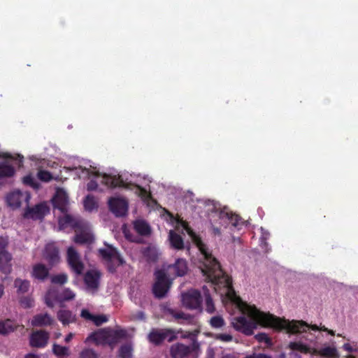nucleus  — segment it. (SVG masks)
Here are the masks:
<instances>
[{"instance_id": "nucleus-1", "label": "nucleus", "mask_w": 358, "mask_h": 358, "mask_svg": "<svg viewBox=\"0 0 358 358\" xmlns=\"http://www.w3.org/2000/svg\"><path fill=\"white\" fill-rule=\"evenodd\" d=\"M195 243L203 256V262L200 266L203 275L210 286L221 295H225L234 303L243 315L235 317L231 322L234 329L245 336H251L257 325L271 327L277 330L285 329L291 334L306 332L307 329L327 331L331 336L335 331L325 326L309 325L303 320L292 322L281 320L275 315L260 311L255 306H250L238 296L233 287L232 279L221 268L220 262L208 251V248L200 238H195Z\"/></svg>"}, {"instance_id": "nucleus-2", "label": "nucleus", "mask_w": 358, "mask_h": 358, "mask_svg": "<svg viewBox=\"0 0 358 358\" xmlns=\"http://www.w3.org/2000/svg\"><path fill=\"white\" fill-rule=\"evenodd\" d=\"M127 336V332L125 329H109L99 333L93 332L87 337V341H93L98 343L101 340L110 347H113L120 339L125 338Z\"/></svg>"}, {"instance_id": "nucleus-3", "label": "nucleus", "mask_w": 358, "mask_h": 358, "mask_svg": "<svg viewBox=\"0 0 358 358\" xmlns=\"http://www.w3.org/2000/svg\"><path fill=\"white\" fill-rule=\"evenodd\" d=\"M99 253L101 258L106 262L108 270L110 273L115 272L117 267L124 264L122 257L112 246L108 245L107 248L99 249Z\"/></svg>"}, {"instance_id": "nucleus-4", "label": "nucleus", "mask_w": 358, "mask_h": 358, "mask_svg": "<svg viewBox=\"0 0 358 358\" xmlns=\"http://www.w3.org/2000/svg\"><path fill=\"white\" fill-rule=\"evenodd\" d=\"M176 338V331L170 328H153L148 335V340L149 342L155 346L162 345L166 340L170 343Z\"/></svg>"}, {"instance_id": "nucleus-5", "label": "nucleus", "mask_w": 358, "mask_h": 358, "mask_svg": "<svg viewBox=\"0 0 358 358\" xmlns=\"http://www.w3.org/2000/svg\"><path fill=\"white\" fill-rule=\"evenodd\" d=\"M155 282L153 285L152 292L156 298H164L171 286V281L164 270H157L155 273Z\"/></svg>"}, {"instance_id": "nucleus-6", "label": "nucleus", "mask_w": 358, "mask_h": 358, "mask_svg": "<svg viewBox=\"0 0 358 358\" xmlns=\"http://www.w3.org/2000/svg\"><path fill=\"white\" fill-rule=\"evenodd\" d=\"M66 259L71 270L77 275H81L85 269V265L77 250L72 246L67 249Z\"/></svg>"}, {"instance_id": "nucleus-7", "label": "nucleus", "mask_w": 358, "mask_h": 358, "mask_svg": "<svg viewBox=\"0 0 358 358\" xmlns=\"http://www.w3.org/2000/svg\"><path fill=\"white\" fill-rule=\"evenodd\" d=\"M75 294L69 288H66L63 290L60 295H58L57 292L54 289H50L47 292L45 296V303L50 307L54 306V301H66L72 300L75 298Z\"/></svg>"}, {"instance_id": "nucleus-8", "label": "nucleus", "mask_w": 358, "mask_h": 358, "mask_svg": "<svg viewBox=\"0 0 358 358\" xmlns=\"http://www.w3.org/2000/svg\"><path fill=\"white\" fill-rule=\"evenodd\" d=\"M31 196L28 192L15 190L6 196V202L13 209L20 208L23 203L28 205Z\"/></svg>"}, {"instance_id": "nucleus-9", "label": "nucleus", "mask_w": 358, "mask_h": 358, "mask_svg": "<svg viewBox=\"0 0 358 358\" xmlns=\"http://www.w3.org/2000/svg\"><path fill=\"white\" fill-rule=\"evenodd\" d=\"M183 305L191 310L199 309L201 307V292L196 289H192L182 295Z\"/></svg>"}, {"instance_id": "nucleus-10", "label": "nucleus", "mask_w": 358, "mask_h": 358, "mask_svg": "<svg viewBox=\"0 0 358 358\" xmlns=\"http://www.w3.org/2000/svg\"><path fill=\"white\" fill-rule=\"evenodd\" d=\"M215 216L217 217L220 225H225L227 222L234 227H238L243 224L242 218L232 212L226 211L225 209L215 212Z\"/></svg>"}, {"instance_id": "nucleus-11", "label": "nucleus", "mask_w": 358, "mask_h": 358, "mask_svg": "<svg viewBox=\"0 0 358 358\" xmlns=\"http://www.w3.org/2000/svg\"><path fill=\"white\" fill-rule=\"evenodd\" d=\"M101 273L96 269L87 271L84 275V282L87 290L92 293L98 291L100 285Z\"/></svg>"}, {"instance_id": "nucleus-12", "label": "nucleus", "mask_w": 358, "mask_h": 358, "mask_svg": "<svg viewBox=\"0 0 358 358\" xmlns=\"http://www.w3.org/2000/svg\"><path fill=\"white\" fill-rule=\"evenodd\" d=\"M50 208L45 203H40L32 208L27 207L24 211V217L32 220H42L49 213Z\"/></svg>"}, {"instance_id": "nucleus-13", "label": "nucleus", "mask_w": 358, "mask_h": 358, "mask_svg": "<svg viewBox=\"0 0 358 358\" xmlns=\"http://www.w3.org/2000/svg\"><path fill=\"white\" fill-rule=\"evenodd\" d=\"M108 207L116 217H122L127 214L128 203L124 199L111 197L108 200Z\"/></svg>"}, {"instance_id": "nucleus-14", "label": "nucleus", "mask_w": 358, "mask_h": 358, "mask_svg": "<svg viewBox=\"0 0 358 358\" xmlns=\"http://www.w3.org/2000/svg\"><path fill=\"white\" fill-rule=\"evenodd\" d=\"M59 224L62 228L71 227L76 232L80 229L86 228V223L81 219L74 217L71 215L66 214L63 217L59 218Z\"/></svg>"}, {"instance_id": "nucleus-15", "label": "nucleus", "mask_w": 358, "mask_h": 358, "mask_svg": "<svg viewBox=\"0 0 358 358\" xmlns=\"http://www.w3.org/2000/svg\"><path fill=\"white\" fill-rule=\"evenodd\" d=\"M49 337V333L45 330L34 331L30 336V345L38 348H44L48 344Z\"/></svg>"}, {"instance_id": "nucleus-16", "label": "nucleus", "mask_w": 358, "mask_h": 358, "mask_svg": "<svg viewBox=\"0 0 358 358\" xmlns=\"http://www.w3.org/2000/svg\"><path fill=\"white\" fill-rule=\"evenodd\" d=\"M69 197L62 189H58L52 199V205L62 213L68 211Z\"/></svg>"}, {"instance_id": "nucleus-17", "label": "nucleus", "mask_w": 358, "mask_h": 358, "mask_svg": "<svg viewBox=\"0 0 358 358\" xmlns=\"http://www.w3.org/2000/svg\"><path fill=\"white\" fill-rule=\"evenodd\" d=\"M43 257L50 266H53L56 265L60 260L58 248L54 243L47 244L45 248Z\"/></svg>"}, {"instance_id": "nucleus-18", "label": "nucleus", "mask_w": 358, "mask_h": 358, "mask_svg": "<svg viewBox=\"0 0 358 358\" xmlns=\"http://www.w3.org/2000/svg\"><path fill=\"white\" fill-rule=\"evenodd\" d=\"M168 271L176 277L184 276L188 271L187 262L183 258H178L174 264L169 265Z\"/></svg>"}, {"instance_id": "nucleus-19", "label": "nucleus", "mask_w": 358, "mask_h": 358, "mask_svg": "<svg viewBox=\"0 0 358 358\" xmlns=\"http://www.w3.org/2000/svg\"><path fill=\"white\" fill-rule=\"evenodd\" d=\"M170 352L173 358H185L191 352V348L189 345L178 343L171 347Z\"/></svg>"}, {"instance_id": "nucleus-20", "label": "nucleus", "mask_w": 358, "mask_h": 358, "mask_svg": "<svg viewBox=\"0 0 358 358\" xmlns=\"http://www.w3.org/2000/svg\"><path fill=\"white\" fill-rule=\"evenodd\" d=\"M12 255L8 251H0V269L5 273L8 274L12 270Z\"/></svg>"}, {"instance_id": "nucleus-21", "label": "nucleus", "mask_w": 358, "mask_h": 358, "mask_svg": "<svg viewBox=\"0 0 358 358\" xmlns=\"http://www.w3.org/2000/svg\"><path fill=\"white\" fill-rule=\"evenodd\" d=\"M53 322V318L47 313L37 314L31 320V324L34 327L50 326Z\"/></svg>"}, {"instance_id": "nucleus-22", "label": "nucleus", "mask_w": 358, "mask_h": 358, "mask_svg": "<svg viewBox=\"0 0 358 358\" xmlns=\"http://www.w3.org/2000/svg\"><path fill=\"white\" fill-rule=\"evenodd\" d=\"M50 274L49 268L43 264H36L33 266L31 276L40 281L46 280Z\"/></svg>"}, {"instance_id": "nucleus-23", "label": "nucleus", "mask_w": 358, "mask_h": 358, "mask_svg": "<svg viewBox=\"0 0 358 358\" xmlns=\"http://www.w3.org/2000/svg\"><path fill=\"white\" fill-rule=\"evenodd\" d=\"M76 233V236L73 238L75 243L79 244H91L94 242L93 235L89 231L86 230L85 228L80 229Z\"/></svg>"}, {"instance_id": "nucleus-24", "label": "nucleus", "mask_w": 358, "mask_h": 358, "mask_svg": "<svg viewBox=\"0 0 358 358\" xmlns=\"http://www.w3.org/2000/svg\"><path fill=\"white\" fill-rule=\"evenodd\" d=\"M101 182L110 188L122 187L124 185V182L120 176H110L107 174L103 175Z\"/></svg>"}, {"instance_id": "nucleus-25", "label": "nucleus", "mask_w": 358, "mask_h": 358, "mask_svg": "<svg viewBox=\"0 0 358 358\" xmlns=\"http://www.w3.org/2000/svg\"><path fill=\"white\" fill-rule=\"evenodd\" d=\"M57 319L64 326L76 322V316L69 310H59L57 314Z\"/></svg>"}, {"instance_id": "nucleus-26", "label": "nucleus", "mask_w": 358, "mask_h": 358, "mask_svg": "<svg viewBox=\"0 0 358 358\" xmlns=\"http://www.w3.org/2000/svg\"><path fill=\"white\" fill-rule=\"evenodd\" d=\"M15 169L8 161L0 162V180L10 178L15 176Z\"/></svg>"}, {"instance_id": "nucleus-27", "label": "nucleus", "mask_w": 358, "mask_h": 358, "mask_svg": "<svg viewBox=\"0 0 358 358\" xmlns=\"http://www.w3.org/2000/svg\"><path fill=\"white\" fill-rule=\"evenodd\" d=\"M141 253L148 262H155L158 259V252L154 246L148 245L142 248Z\"/></svg>"}, {"instance_id": "nucleus-28", "label": "nucleus", "mask_w": 358, "mask_h": 358, "mask_svg": "<svg viewBox=\"0 0 358 358\" xmlns=\"http://www.w3.org/2000/svg\"><path fill=\"white\" fill-rule=\"evenodd\" d=\"M134 229L141 236H148L151 234L150 225L143 220H137L134 222Z\"/></svg>"}, {"instance_id": "nucleus-29", "label": "nucleus", "mask_w": 358, "mask_h": 358, "mask_svg": "<svg viewBox=\"0 0 358 358\" xmlns=\"http://www.w3.org/2000/svg\"><path fill=\"white\" fill-rule=\"evenodd\" d=\"M202 289L205 297L206 311L209 314H213L215 312V307L210 296L209 289L206 285L203 286Z\"/></svg>"}, {"instance_id": "nucleus-30", "label": "nucleus", "mask_w": 358, "mask_h": 358, "mask_svg": "<svg viewBox=\"0 0 358 358\" xmlns=\"http://www.w3.org/2000/svg\"><path fill=\"white\" fill-rule=\"evenodd\" d=\"M169 240L171 245L176 250L184 248V241L182 236L176 232L171 230L169 232Z\"/></svg>"}, {"instance_id": "nucleus-31", "label": "nucleus", "mask_w": 358, "mask_h": 358, "mask_svg": "<svg viewBox=\"0 0 358 358\" xmlns=\"http://www.w3.org/2000/svg\"><path fill=\"white\" fill-rule=\"evenodd\" d=\"M17 324L11 320L0 321V334H8L15 331L17 328Z\"/></svg>"}, {"instance_id": "nucleus-32", "label": "nucleus", "mask_w": 358, "mask_h": 358, "mask_svg": "<svg viewBox=\"0 0 358 358\" xmlns=\"http://www.w3.org/2000/svg\"><path fill=\"white\" fill-rule=\"evenodd\" d=\"M14 287L17 289V294H24L29 291L30 282L27 280L16 278L14 281Z\"/></svg>"}, {"instance_id": "nucleus-33", "label": "nucleus", "mask_w": 358, "mask_h": 358, "mask_svg": "<svg viewBox=\"0 0 358 358\" xmlns=\"http://www.w3.org/2000/svg\"><path fill=\"white\" fill-rule=\"evenodd\" d=\"M166 313L171 315L176 320H183L187 321V323H191L194 320V317L192 315L185 314L182 311L177 312L171 308H168L166 310Z\"/></svg>"}, {"instance_id": "nucleus-34", "label": "nucleus", "mask_w": 358, "mask_h": 358, "mask_svg": "<svg viewBox=\"0 0 358 358\" xmlns=\"http://www.w3.org/2000/svg\"><path fill=\"white\" fill-rule=\"evenodd\" d=\"M318 355L327 357V358H337L338 357V355L337 352V350L334 347H324L318 350Z\"/></svg>"}, {"instance_id": "nucleus-35", "label": "nucleus", "mask_w": 358, "mask_h": 358, "mask_svg": "<svg viewBox=\"0 0 358 358\" xmlns=\"http://www.w3.org/2000/svg\"><path fill=\"white\" fill-rule=\"evenodd\" d=\"M133 348L131 343H125L120 346L118 350L120 358H132Z\"/></svg>"}, {"instance_id": "nucleus-36", "label": "nucleus", "mask_w": 358, "mask_h": 358, "mask_svg": "<svg viewBox=\"0 0 358 358\" xmlns=\"http://www.w3.org/2000/svg\"><path fill=\"white\" fill-rule=\"evenodd\" d=\"M222 358H239V355L236 352L228 353L224 355ZM244 358H272V357L264 353H253L252 355H248Z\"/></svg>"}, {"instance_id": "nucleus-37", "label": "nucleus", "mask_w": 358, "mask_h": 358, "mask_svg": "<svg viewBox=\"0 0 358 358\" xmlns=\"http://www.w3.org/2000/svg\"><path fill=\"white\" fill-rule=\"evenodd\" d=\"M84 206L88 210H92L98 207L97 202L93 195L88 194L84 200Z\"/></svg>"}, {"instance_id": "nucleus-38", "label": "nucleus", "mask_w": 358, "mask_h": 358, "mask_svg": "<svg viewBox=\"0 0 358 358\" xmlns=\"http://www.w3.org/2000/svg\"><path fill=\"white\" fill-rule=\"evenodd\" d=\"M289 348L293 350L299 351L302 353H309L310 352V348L299 342H292L289 343Z\"/></svg>"}, {"instance_id": "nucleus-39", "label": "nucleus", "mask_w": 358, "mask_h": 358, "mask_svg": "<svg viewBox=\"0 0 358 358\" xmlns=\"http://www.w3.org/2000/svg\"><path fill=\"white\" fill-rule=\"evenodd\" d=\"M209 324L212 328L219 329L225 325V321L222 316L217 315L210 318Z\"/></svg>"}, {"instance_id": "nucleus-40", "label": "nucleus", "mask_w": 358, "mask_h": 358, "mask_svg": "<svg viewBox=\"0 0 358 358\" xmlns=\"http://www.w3.org/2000/svg\"><path fill=\"white\" fill-rule=\"evenodd\" d=\"M52 352L57 356H66L69 355V348L58 344H53Z\"/></svg>"}, {"instance_id": "nucleus-41", "label": "nucleus", "mask_w": 358, "mask_h": 358, "mask_svg": "<svg viewBox=\"0 0 358 358\" xmlns=\"http://www.w3.org/2000/svg\"><path fill=\"white\" fill-rule=\"evenodd\" d=\"M68 276L65 273L55 275L51 277V282L53 284L64 285L67 282Z\"/></svg>"}, {"instance_id": "nucleus-42", "label": "nucleus", "mask_w": 358, "mask_h": 358, "mask_svg": "<svg viewBox=\"0 0 358 358\" xmlns=\"http://www.w3.org/2000/svg\"><path fill=\"white\" fill-rule=\"evenodd\" d=\"M80 358H98V354L92 349L85 348L80 354Z\"/></svg>"}, {"instance_id": "nucleus-43", "label": "nucleus", "mask_w": 358, "mask_h": 358, "mask_svg": "<svg viewBox=\"0 0 358 358\" xmlns=\"http://www.w3.org/2000/svg\"><path fill=\"white\" fill-rule=\"evenodd\" d=\"M255 339L259 343H265L267 345H271V339L265 333H259L255 336Z\"/></svg>"}, {"instance_id": "nucleus-44", "label": "nucleus", "mask_w": 358, "mask_h": 358, "mask_svg": "<svg viewBox=\"0 0 358 358\" xmlns=\"http://www.w3.org/2000/svg\"><path fill=\"white\" fill-rule=\"evenodd\" d=\"M108 320V317L104 315H94L92 322H93L96 326L99 327L103 323L106 322Z\"/></svg>"}, {"instance_id": "nucleus-45", "label": "nucleus", "mask_w": 358, "mask_h": 358, "mask_svg": "<svg viewBox=\"0 0 358 358\" xmlns=\"http://www.w3.org/2000/svg\"><path fill=\"white\" fill-rule=\"evenodd\" d=\"M38 178L43 182H49L52 178L51 173L45 170L39 171L38 173Z\"/></svg>"}, {"instance_id": "nucleus-46", "label": "nucleus", "mask_w": 358, "mask_h": 358, "mask_svg": "<svg viewBox=\"0 0 358 358\" xmlns=\"http://www.w3.org/2000/svg\"><path fill=\"white\" fill-rule=\"evenodd\" d=\"M3 157L5 159H10L15 161H17V164L18 167H21L23 165V157L20 155H17L15 157H13L10 154L6 153L3 155Z\"/></svg>"}, {"instance_id": "nucleus-47", "label": "nucleus", "mask_w": 358, "mask_h": 358, "mask_svg": "<svg viewBox=\"0 0 358 358\" xmlns=\"http://www.w3.org/2000/svg\"><path fill=\"white\" fill-rule=\"evenodd\" d=\"M215 338L222 342L229 343L232 341L233 336L228 334H217L215 335Z\"/></svg>"}, {"instance_id": "nucleus-48", "label": "nucleus", "mask_w": 358, "mask_h": 358, "mask_svg": "<svg viewBox=\"0 0 358 358\" xmlns=\"http://www.w3.org/2000/svg\"><path fill=\"white\" fill-rule=\"evenodd\" d=\"M20 304L24 308H31L33 306L34 301L29 297H23L20 299Z\"/></svg>"}, {"instance_id": "nucleus-49", "label": "nucleus", "mask_w": 358, "mask_h": 358, "mask_svg": "<svg viewBox=\"0 0 358 358\" xmlns=\"http://www.w3.org/2000/svg\"><path fill=\"white\" fill-rule=\"evenodd\" d=\"M93 315L87 309H83L80 313L81 317L84 318L85 320L92 321L93 318Z\"/></svg>"}, {"instance_id": "nucleus-50", "label": "nucleus", "mask_w": 358, "mask_h": 358, "mask_svg": "<svg viewBox=\"0 0 358 358\" xmlns=\"http://www.w3.org/2000/svg\"><path fill=\"white\" fill-rule=\"evenodd\" d=\"M98 187V184L96 181L94 180H91L87 185V189L88 191H94L96 190Z\"/></svg>"}, {"instance_id": "nucleus-51", "label": "nucleus", "mask_w": 358, "mask_h": 358, "mask_svg": "<svg viewBox=\"0 0 358 358\" xmlns=\"http://www.w3.org/2000/svg\"><path fill=\"white\" fill-rule=\"evenodd\" d=\"M180 332L183 333L182 330H180V331H178L176 332V334L180 333ZM196 333H198V331H196L195 333L191 332V331H185L184 334H182L181 335V337L183 338H189V337H190L192 336H196Z\"/></svg>"}, {"instance_id": "nucleus-52", "label": "nucleus", "mask_w": 358, "mask_h": 358, "mask_svg": "<svg viewBox=\"0 0 358 358\" xmlns=\"http://www.w3.org/2000/svg\"><path fill=\"white\" fill-rule=\"evenodd\" d=\"M212 229L213 234L215 236H220L221 234L220 228L216 226V223L212 222Z\"/></svg>"}, {"instance_id": "nucleus-53", "label": "nucleus", "mask_w": 358, "mask_h": 358, "mask_svg": "<svg viewBox=\"0 0 358 358\" xmlns=\"http://www.w3.org/2000/svg\"><path fill=\"white\" fill-rule=\"evenodd\" d=\"M23 182L26 185L32 186L34 185V179L31 176H27L24 177Z\"/></svg>"}, {"instance_id": "nucleus-54", "label": "nucleus", "mask_w": 358, "mask_h": 358, "mask_svg": "<svg viewBox=\"0 0 358 358\" xmlns=\"http://www.w3.org/2000/svg\"><path fill=\"white\" fill-rule=\"evenodd\" d=\"M8 246V241L3 237H0V251L5 250Z\"/></svg>"}, {"instance_id": "nucleus-55", "label": "nucleus", "mask_w": 358, "mask_h": 358, "mask_svg": "<svg viewBox=\"0 0 358 358\" xmlns=\"http://www.w3.org/2000/svg\"><path fill=\"white\" fill-rule=\"evenodd\" d=\"M343 349L349 352H352V348L349 343H345L343 346Z\"/></svg>"}, {"instance_id": "nucleus-56", "label": "nucleus", "mask_w": 358, "mask_h": 358, "mask_svg": "<svg viewBox=\"0 0 358 358\" xmlns=\"http://www.w3.org/2000/svg\"><path fill=\"white\" fill-rule=\"evenodd\" d=\"M74 334L73 333H69L65 338V342L69 343L73 338Z\"/></svg>"}, {"instance_id": "nucleus-57", "label": "nucleus", "mask_w": 358, "mask_h": 358, "mask_svg": "<svg viewBox=\"0 0 358 358\" xmlns=\"http://www.w3.org/2000/svg\"><path fill=\"white\" fill-rule=\"evenodd\" d=\"M24 358H40V357L37 355L29 353L27 354Z\"/></svg>"}, {"instance_id": "nucleus-58", "label": "nucleus", "mask_w": 358, "mask_h": 358, "mask_svg": "<svg viewBox=\"0 0 358 358\" xmlns=\"http://www.w3.org/2000/svg\"><path fill=\"white\" fill-rule=\"evenodd\" d=\"M3 293H4V287L3 285L0 284V298H1Z\"/></svg>"}]
</instances>
